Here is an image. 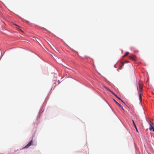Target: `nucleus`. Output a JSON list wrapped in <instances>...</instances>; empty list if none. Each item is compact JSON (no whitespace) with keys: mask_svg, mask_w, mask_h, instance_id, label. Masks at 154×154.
<instances>
[{"mask_svg":"<svg viewBox=\"0 0 154 154\" xmlns=\"http://www.w3.org/2000/svg\"><path fill=\"white\" fill-rule=\"evenodd\" d=\"M125 63V62H122L121 63V64L119 66V69H121L122 67V66H124V65Z\"/></svg>","mask_w":154,"mask_h":154,"instance_id":"6e6552de","label":"nucleus"},{"mask_svg":"<svg viewBox=\"0 0 154 154\" xmlns=\"http://www.w3.org/2000/svg\"><path fill=\"white\" fill-rule=\"evenodd\" d=\"M129 62L128 61H127V60H126V61H125V62H125V63H128Z\"/></svg>","mask_w":154,"mask_h":154,"instance_id":"f8f14e48","label":"nucleus"},{"mask_svg":"<svg viewBox=\"0 0 154 154\" xmlns=\"http://www.w3.org/2000/svg\"><path fill=\"white\" fill-rule=\"evenodd\" d=\"M149 129L150 131L152 130L154 132V128L153 127V126H152V125L150 124V126L149 127Z\"/></svg>","mask_w":154,"mask_h":154,"instance_id":"0eeeda50","label":"nucleus"},{"mask_svg":"<svg viewBox=\"0 0 154 154\" xmlns=\"http://www.w3.org/2000/svg\"><path fill=\"white\" fill-rule=\"evenodd\" d=\"M52 56L53 57L54 59H56L54 57V56H55V55H54V56H53L52 55Z\"/></svg>","mask_w":154,"mask_h":154,"instance_id":"4468645a","label":"nucleus"},{"mask_svg":"<svg viewBox=\"0 0 154 154\" xmlns=\"http://www.w3.org/2000/svg\"><path fill=\"white\" fill-rule=\"evenodd\" d=\"M52 56L53 57L54 59H56L54 57V56H55V55H54V56H53L52 55Z\"/></svg>","mask_w":154,"mask_h":154,"instance_id":"2eb2a0df","label":"nucleus"},{"mask_svg":"<svg viewBox=\"0 0 154 154\" xmlns=\"http://www.w3.org/2000/svg\"><path fill=\"white\" fill-rule=\"evenodd\" d=\"M52 56L53 57L54 59H56L54 57V56H55V55H54V56H53L52 55Z\"/></svg>","mask_w":154,"mask_h":154,"instance_id":"ddd939ff","label":"nucleus"},{"mask_svg":"<svg viewBox=\"0 0 154 154\" xmlns=\"http://www.w3.org/2000/svg\"><path fill=\"white\" fill-rule=\"evenodd\" d=\"M132 122H133V125H134V127H135V128L136 129V131L137 132H138V130L137 129V127L136 126V125H135V123L134 121L133 120H132Z\"/></svg>","mask_w":154,"mask_h":154,"instance_id":"423d86ee","label":"nucleus"},{"mask_svg":"<svg viewBox=\"0 0 154 154\" xmlns=\"http://www.w3.org/2000/svg\"><path fill=\"white\" fill-rule=\"evenodd\" d=\"M138 85L139 88V91L140 92H142L143 90V85L141 82L139 81L138 83Z\"/></svg>","mask_w":154,"mask_h":154,"instance_id":"f257e3e1","label":"nucleus"},{"mask_svg":"<svg viewBox=\"0 0 154 154\" xmlns=\"http://www.w3.org/2000/svg\"><path fill=\"white\" fill-rule=\"evenodd\" d=\"M141 98H142V97H141V94H140V101H142Z\"/></svg>","mask_w":154,"mask_h":154,"instance_id":"9b49d317","label":"nucleus"},{"mask_svg":"<svg viewBox=\"0 0 154 154\" xmlns=\"http://www.w3.org/2000/svg\"><path fill=\"white\" fill-rule=\"evenodd\" d=\"M104 88L108 91L111 92L114 95L116 96V97H118L112 91L110 90L106 86H104Z\"/></svg>","mask_w":154,"mask_h":154,"instance_id":"f03ea898","label":"nucleus"},{"mask_svg":"<svg viewBox=\"0 0 154 154\" xmlns=\"http://www.w3.org/2000/svg\"><path fill=\"white\" fill-rule=\"evenodd\" d=\"M32 140H31L29 143L26 145L24 148H27L30 146L31 145H32Z\"/></svg>","mask_w":154,"mask_h":154,"instance_id":"7ed1b4c3","label":"nucleus"},{"mask_svg":"<svg viewBox=\"0 0 154 154\" xmlns=\"http://www.w3.org/2000/svg\"><path fill=\"white\" fill-rule=\"evenodd\" d=\"M129 54V52H126L125 53V54L124 55V57L126 56L127 55H128V54Z\"/></svg>","mask_w":154,"mask_h":154,"instance_id":"1a4fd4ad","label":"nucleus"},{"mask_svg":"<svg viewBox=\"0 0 154 154\" xmlns=\"http://www.w3.org/2000/svg\"><path fill=\"white\" fill-rule=\"evenodd\" d=\"M115 101V103H116V104L120 107L122 109L123 111H124L125 110L124 109H123V107L120 104H119L118 102H117L116 100H115L114 99H113Z\"/></svg>","mask_w":154,"mask_h":154,"instance_id":"39448f33","label":"nucleus"},{"mask_svg":"<svg viewBox=\"0 0 154 154\" xmlns=\"http://www.w3.org/2000/svg\"><path fill=\"white\" fill-rule=\"evenodd\" d=\"M130 58L131 59L134 61H135L136 60V57L134 55L129 56Z\"/></svg>","mask_w":154,"mask_h":154,"instance_id":"20e7f679","label":"nucleus"},{"mask_svg":"<svg viewBox=\"0 0 154 154\" xmlns=\"http://www.w3.org/2000/svg\"><path fill=\"white\" fill-rule=\"evenodd\" d=\"M118 98L119 100H120L122 103H124V102L119 97H117Z\"/></svg>","mask_w":154,"mask_h":154,"instance_id":"9d476101","label":"nucleus"}]
</instances>
